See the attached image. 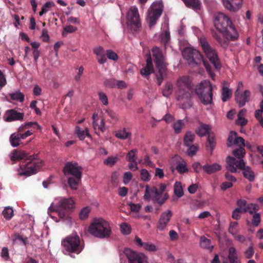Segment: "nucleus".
<instances>
[{
  "label": "nucleus",
  "mask_w": 263,
  "mask_h": 263,
  "mask_svg": "<svg viewBox=\"0 0 263 263\" xmlns=\"http://www.w3.org/2000/svg\"><path fill=\"white\" fill-rule=\"evenodd\" d=\"M175 98L177 104L182 108L191 106L193 92V84L189 76L179 77L176 81Z\"/></svg>",
  "instance_id": "nucleus-1"
},
{
  "label": "nucleus",
  "mask_w": 263,
  "mask_h": 263,
  "mask_svg": "<svg viewBox=\"0 0 263 263\" xmlns=\"http://www.w3.org/2000/svg\"><path fill=\"white\" fill-rule=\"evenodd\" d=\"M88 231L92 236L99 239L108 238L112 233L110 223L102 218H94L88 227Z\"/></svg>",
  "instance_id": "nucleus-2"
},
{
  "label": "nucleus",
  "mask_w": 263,
  "mask_h": 263,
  "mask_svg": "<svg viewBox=\"0 0 263 263\" xmlns=\"http://www.w3.org/2000/svg\"><path fill=\"white\" fill-rule=\"evenodd\" d=\"M26 160V163L17 168L18 175L20 176H30L35 174L43 165V161L39 158L38 154L28 156Z\"/></svg>",
  "instance_id": "nucleus-3"
},
{
  "label": "nucleus",
  "mask_w": 263,
  "mask_h": 263,
  "mask_svg": "<svg viewBox=\"0 0 263 263\" xmlns=\"http://www.w3.org/2000/svg\"><path fill=\"white\" fill-rule=\"evenodd\" d=\"M63 251L71 255L72 253L80 254L84 248L83 241L76 234H72L64 238L61 242Z\"/></svg>",
  "instance_id": "nucleus-4"
},
{
  "label": "nucleus",
  "mask_w": 263,
  "mask_h": 263,
  "mask_svg": "<svg viewBox=\"0 0 263 263\" xmlns=\"http://www.w3.org/2000/svg\"><path fill=\"white\" fill-rule=\"evenodd\" d=\"M152 53L158 69V72L156 74L157 84L158 85H160L166 74L167 64L165 62V58L160 49L157 47H155L152 49Z\"/></svg>",
  "instance_id": "nucleus-5"
},
{
  "label": "nucleus",
  "mask_w": 263,
  "mask_h": 263,
  "mask_svg": "<svg viewBox=\"0 0 263 263\" xmlns=\"http://www.w3.org/2000/svg\"><path fill=\"white\" fill-rule=\"evenodd\" d=\"M182 55L189 64L191 65H196L202 62L206 70L212 76L210 65L203 60V57L199 51L192 47H186L183 50Z\"/></svg>",
  "instance_id": "nucleus-6"
},
{
  "label": "nucleus",
  "mask_w": 263,
  "mask_h": 263,
  "mask_svg": "<svg viewBox=\"0 0 263 263\" xmlns=\"http://www.w3.org/2000/svg\"><path fill=\"white\" fill-rule=\"evenodd\" d=\"M212 90L211 83L209 81L204 80L197 86L195 92L203 104L208 105L212 102Z\"/></svg>",
  "instance_id": "nucleus-7"
},
{
  "label": "nucleus",
  "mask_w": 263,
  "mask_h": 263,
  "mask_svg": "<svg viewBox=\"0 0 263 263\" xmlns=\"http://www.w3.org/2000/svg\"><path fill=\"white\" fill-rule=\"evenodd\" d=\"M232 154L235 158L228 156L226 158V168L227 171L231 173H236L238 163L241 160L245 161L243 157L246 154L245 148L240 147L237 149L233 150Z\"/></svg>",
  "instance_id": "nucleus-8"
},
{
  "label": "nucleus",
  "mask_w": 263,
  "mask_h": 263,
  "mask_svg": "<svg viewBox=\"0 0 263 263\" xmlns=\"http://www.w3.org/2000/svg\"><path fill=\"white\" fill-rule=\"evenodd\" d=\"M163 10V5L161 1L152 4L148 9L146 20L151 28L156 24L157 20L161 15Z\"/></svg>",
  "instance_id": "nucleus-9"
},
{
  "label": "nucleus",
  "mask_w": 263,
  "mask_h": 263,
  "mask_svg": "<svg viewBox=\"0 0 263 263\" xmlns=\"http://www.w3.org/2000/svg\"><path fill=\"white\" fill-rule=\"evenodd\" d=\"M200 43L203 52L211 63L216 69L220 68L219 59L216 50L210 45L204 37L200 39Z\"/></svg>",
  "instance_id": "nucleus-10"
},
{
  "label": "nucleus",
  "mask_w": 263,
  "mask_h": 263,
  "mask_svg": "<svg viewBox=\"0 0 263 263\" xmlns=\"http://www.w3.org/2000/svg\"><path fill=\"white\" fill-rule=\"evenodd\" d=\"M127 24L130 28L135 31H139L141 28V22L137 7L135 6H131L127 14Z\"/></svg>",
  "instance_id": "nucleus-11"
},
{
  "label": "nucleus",
  "mask_w": 263,
  "mask_h": 263,
  "mask_svg": "<svg viewBox=\"0 0 263 263\" xmlns=\"http://www.w3.org/2000/svg\"><path fill=\"white\" fill-rule=\"evenodd\" d=\"M213 24L215 28L220 32H223L232 25L231 19L225 14L219 12L216 14L213 19Z\"/></svg>",
  "instance_id": "nucleus-12"
},
{
  "label": "nucleus",
  "mask_w": 263,
  "mask_h": 263,
  "mask_svg": "<svg viewBox=\"0 0 263 263\" xmlns=\"http://www.w3.org/2000/svg\"><path fill=\"white\" fill-rule=\"evenodd\" d=\"M124 253L129 263H148V257L142 252H138L130 249H125Z\"/></svg>",
  "instance_id": "nucleus-13"
},
{
  "label": "nucleus",
  "mask_w": 263,
  "mask_h": 263,
  "mask_svg": "<svg viewBox=\"0 0 263 263\" xmlns=\"http://www.w3.org/2000/svg\"><path fill=\"white\" fill-rule=\"evenodd\" d=\"M82 167L78 165L76 162H67L64 168L63 172L65 175H72L73 176L82 177Z\"/></svg>",
  "instance_id": "nucleus-14"
},
{
  "label": "nucleus",
  "mask_w": 263,
  "mask_h": 263,
  "mask_svg": "<svg viewBox=\"0 0 263 263\" xmlns=\"http://www.w3.org/2000/svg\"><path fill=\"white\" fill-rule=\"evenodd\" d=\"M166 189V185L163 183L160 184V191L156 187H154L152 189V194L153 199L155 202L158 203L160 205H162L164 203L165 200L168 198V195L165 193L163 197L162 198V194Z\"/></svg>",
  "instance_id": "nucleus-15"
},
{
  "label": "nucleus",
  "mask_w": 263,
  "mask_h": 263,
  "mask_svg": "<svg viewBox=\"0 0 263 263\" xmlns=\"http://www.w3.org/2000/svg\"><path fill=\"white\" fill-rule=\"evenodd\" d=\"M233 144L238 146L239 147H245L248 143H245L244 139L241 137H238L237 133L234 131L230 132L227 139V145L228 147H231Z\"/></svg>",
  "instance_id": "nucleus-16"
},
{
  "label": "nucleus",
  "mask_w": 263,
  "mask_h": 263,
  "mask_svg": "<svg viewBox=\"0 0 263 263\" xmlns=\"http://www.w3.org/2000/svg\"><path fill=\"white\" fill-rule=\"evenodd\" d=\"M234 96L236 103L240 107H242L245 105L247 102L250 101L251 92L248 89H246L243 92L236 90Z\"/></svg>",
  "instance_id": "nucleus-17"
},
{
  "label": "nucleus",
  "mask_w": 263,
  "mask_h": 263,
  "mask_svg": "<svg viewBox=\"0 0 263 263\" xmlns=\"http://www.w3.org/2000/svg\"><path fill=\"white\" fill-rule=\"evenodd\" d=\"M238 168L241 170L242 172L243 177L250 182H253L255 180V173L252 170L249 166H246L245 161L241 160L237 164Z\"/></svg>",
  "instance_id": "nucleus-18"
},
{
  "label": "nucleus",
  "mask_w": 263,
  "mask_h": 263,
  "mask_svg": "<svg viewBox=\"0 0 263 263\" xmlns=\"http://www.w3.org/2000/svg\"><path fill=\"white\" fill-rule=\"evenodd\" d=\"M172 215L173 213L170 210H167L161 214L157 225V228L159 230L162 231L165 230L170 221Z\"/></svg>",
  "instance_id": "nucleus-19"
},
{
  "label": "nucleus",
  "mask_w": 263,
  "mask_h": 263,
  "mask_svg": "<svg viewBox=\"0 0 263 263\" xmlns=\"http://www.w3.org/2000/svg\"><path fill=\"white\" fill-rule=\"evenodd\" d=\"M55 204L57 208L68 210L72 209L74 208V202L71 198H64L59 197L55 200Z\"/></svg>",
  "instance_id": "nucleus-20"
},
{
  "label": "nucleus",
  "mask_w": 263,
  "mask_h": 263,
  "mask_svg": "<svg viewBox=\"0 0 263 263\" xmlns=\"http://www.w3.org/2000/svg\"><path fill=\"white\" fill-rule=\"evenodd\" d=\"M243 0H227L222 4L226 9L231 12H235L241 9Z\"/></svg>",
  "instance_id": "nucleus-21"
},
{
  "label": "nucleus",
  "mask_w": 263,
  "mask_h": 263,
  "mask_svg": "<svg viewBox=\"0 0 263 263\" xmlns=\"http://www.w3.org/2000/svg\"><path fill=\"white\" fill-rule=\"evenodd\" d=\"M24 117L23 112H19L14 109H9L5 112L4 118L7 122L15 120H22Z\"/></svg>",
  "instance_id": "nucleus-22"
},
{
  "label": "nucleus",
  "mask_w": 263,
  "mask_h": 263,
  "mask_svg": "<svg viewBox=\"0 0 263 263\" xmlns=\"http://www.w3.org/2000/svg\"><path fill=\"white\" fill-rule=\"evenodd\" d=\"M221 33L226 39L229 41H235L238 39L239 36L238 33L233 24Z\"/></svg>",
  "instance_id": "nucleus-23"
},
{
  "label": "nucleus",
  "mask_w": 263,
  "mask_h": 263,
  "mask_svg": "<svg viewBox=\"0 0 263 263\" xmlns=\"http://www.w3.org/2000/svg\"><path fill=\"white\" fill-rule=\"evenodd\" d=\"M146 56L147 57L146 66L142 69L140 71L141 75L144 77L148 76L154 72L153 64L149 51H148Z\"/></svg>",
  "instance_id": "nucleus-24"
},
{
  "label": "nucleus",
  "mask_w": 263,
  "mask_h": 263,
  "mask_svg": "<svg viewBox=\"0 0 263 263\" xmlns=\"http://www.w3.org/2000/svg\"><path fill=\"white\" fill-rule=\"evenodd\" d=\"M93 52L96 55L97 61L100 64H103L106 62L105 51L102 46H99L94 48Z\"/></svg>",
  "instance_id": "nucleus-25"
},
{
  "label": "nucleus",
  "mask_w": 263,
  "mask_h": 263,
  "mask_svg": "<svg viewBox=\"0 0 263 263\" xmlns=\"http://www.w3.org/2000/svg\"><path fill=\"white\" fill-rule=\"evenodd\" d=\"M27 154L23 151L14 149L9 155L10 159L12 161H20L27 158Z\"/></svg>",
  "instance_id": "nucleus-26"
},
{
  "label": "nucleus",
  "mask_w": 263,
  "mask_h": 263,
  "mask_svg": "<svg viewBox=\"0 0 263 263\" xmlns=\"http://www.w3.org/2000/svg\"><path fill=\"white\" fill-rule=\"evenodd\" d=\"M75 134L80 140H84L86 137L91 138L89 129L87 127L83 130L79 126H76L75 127Z\"/></svg>",
  "instance_id": "nucleus-27"
},
{
  "label": "nucleus",
  "mask_w": 263,
  "mask_h": 263,
  "mask_svg": "<svg viewBox=\"0 0 263 263\" xmlns=\"http://www.w3.org/2000/svg\"><path fill=\"white\" fill-rule=\"evenodd\" d=\"M98 114H93L92 115V125L95 130L99 129L101 132H103L105 130V123L103 120H101L100 123H98Z\"/></svg>",
  "instance_id": "nucleus-28"
},
{
  "label": "nucleus",
  "mask_w": 263,
  "mask_h": 263,
  "mask_svg": "<svg viewBox=\"0 0 263 263\" xmlns=\"http://www.w3.org/2000/svg\"><path fill=\"white\" fill-rule=\"evenodd\" d=\"M202 168L207 174H211L220 171L221 168V166L220 164L215 163L212 165H204L203 166Z\"/></svg>",
  "instance_id": "nucleus-29"
},
{
  "label": "nucleus",
  "mask_w": 263,
  "mask_h": 263,
  "mask_svg": "<svg viewBox=\"0 0 263 263\" xmlns=\"http://www.w3.org/2000/svg\"><path fill=\"white\" fill-rule=\"evenodd\" d=\"M21 133H14L11 135L9 141L11 146L13 147L18 146L21 144V140L22 139L21 137Z\"/></svg>",
  "instance_id": "nucleus-30"
},
{
  "label": "nucleus",
  "mask_w": 263,
  "mask_h": 263,
  "mask_svg": "<svg viewBox=\"0 0 263 263\" xmlns=\"http://www.w3.org/2000/svg\"><path fill=\"white\" fill-rule=\"evenodd\" d=\"M9 96L13 101L22 103L24 101V95L20 90L12 91L9 93Z\"/></svg>",
  "instance_id": "nucleus-31"
},
{
  "label": "nucleus",
  "mask_w": 263,
  "mask_h": 263,
  "mask_svg": "<svg viewBox=\"0 0 263 263\" xmlns=\"http://www.w3.org/2000/svg\"><path fill=\"white\" fill-rule=\"evenodd\" d=\"M115 136L117 138L125 140L130 138L131 133L127 131L125 128L118 130L115 132Z\"/></svg>",
  "instance_id": "nucleus-32"
},
{
  "label": "nucleus",
  "mask_w": 263,
  "mask_h": 263,
  "mask_svg": "<svg viewBox=\"0 0 263 263\" xmlns=\"http://www.w3.org/2000/svg\"><path fill=\"white\" fill-rule=\"evenodd\" d=\"M82 177L73 176L70 177L68 179V183L72 190H76L78 189V184Z\"/></svg>",
  "instance_id": "nucleus-33"
},
{
  "label": "nucleus",
  "mask_w": 263,
  "mask_h": 263,
  "mask_svg": "<svg viewBox=\"0 0 263 263\" xmlns=\"http://www.w3.org/2000/svg\"><path fill=\"white\" fill-rule=\"evenodd\" d=\"M200 246L205 249L212 251L213 249V246L211 245L210 239L206 238L204 236H201L200 239Z\"/></svg>",
  "instance_id": "nucleus-34"
},
{
  "label": "nucleus",
  "mask_w": 263,
  "mask_h": 263,
  "mask_svg": "<svg viewBox=\"0 0 263 263\" xmlns=\"http://www.w3.org/2000/svg\"><path fill=\"white\" fill-rule=\"evenodd\" d=\"M228 258L230 263H237L238 257L236 253V249L231 247L229 249Z\"/></svg>",
  "instance_id": "nucleus-35"
},
{
  "label": "nucleus",
  "mask_w": 263,
  "mask_h": 263,
  "mask_svg": "<svg viewBox=\"0 0 263 263\" xmlns=\"http://www.w3.org/2000/svg\"><path fill=\"white\" fill-rule=\"evenodd\" d=\"M185 5L194 9L198 10L200 8V2L199 0H182Z\"/></svg>",
  "instance_id": "nucleus-36"
},
{
  "label": "nucleus",
  "mask_w": 263,
  "mask_h": 263,
  "mask_svg": "<svg viewBox=\"0 0 263 263\" xmlns=\"http://www.w3.org/2000/svg\"><path fill=\"white\" fill-rule=\"evenodd\" d=\"M173 90V84L170 82H166L162 90L163 96L165 97L168 98L172 94Z\"/></svg>",
  "instance_id": "nucleus-37"
},
{
  "label": "nucleus",
  "mask_w": 263,
  "mask_h": 263,
  "mask_svg": "<svg viewBox=\"0 0 263 263\" xmlns=\"http://www.w3.org/2000/svg\"><path fill=\"white\" fill-rule=\"evenodd\" d=\"M195 135L190 131L186 133L183 138L184 145L186 146H190L193 142Z\"/></svg>",
  "instance_id": "nucleus-38"
},
{
  "label": "nucleus",
  "mask_w": 263,
  "mask_h": 263,
  "mask_svg": "<svg viewBox=\"0 0 263 263\" xmlns=\"http://www.w3.org/2000/svg\"><path fill=\"white\" fill-rule=\"evenodd\" d=\"M211 130V127L210 125L207 124H201L198 128L197 130V134L200 136H204L209 134Z\"/></svg>",
  "instance_id": "nucleus-39"
},
{
  "label": "nucleus",
  "mask_w": 263,
  "mask_h": 263,
  "mask_svg": "<svg viewBox=\"0 0 263 263\" xmlns=\"http://www.w3.org/2000/svg\"><path fill=\"white\" fill-rule=\"evenodd\" d=\"M184 126V120H178L176 122H174L173 125L174 132L176 134L180 133Z\"/></svg>",
  "instance_id": "nucleus-40"
},
{
  "label": "nucleus",
  "mask_w": 263,
  "mask_h": 263,
  "mask_svg": "<svg viewBox=\"0 0 263 263\" xmlns=\"http://www.w3.org/2000/svg\"><path fill=\"white\" fill-rule=\"evenodd\" d=\"M222 98L223 102H226L232 96V90L229 89L227 86H223L222 88Z\"/></svg>",
  "instance_id": "nucleus-41"
},
{
  "label": "nucleus",
  "mask_w": 263,
  "mask_h": 263,
  "mask_svg": "<svg viewBox=\"0 0 263 263\" xmlns=\"http://www.w3.org/2000/svg\"><path fill=\"white\" fill-rule=\"evenodd\" d=\"M258 210V206L256 203L249 204L246 207L242 209V211L243 213L247 212H249L250 214L253 215Z\"/></svg>",
  "instance_id": "nucleus-42"
},
{
  "label": "nucleus",
  "mask_w": 263,
  "mask_h": 263,
  "mask_svg": "<svg viewBox=\"0 0 263 263\" xmlns=\"http://www.w3.org/2000/svg\"><path fill=\"white\" fill-rule=\"evenodd\" d=\"M228 231L233 237L236 235L239 231L238 223L236 221L230 222Z\"/></svg>",
  "instance_id": "nucleus-43"
},
{
  "label": "nucleus",
  "mask_w": 263,
  "mask_h": 263,
  "mask_svg": "<svg viewBox=\"0 0 263 263\" xmlns=\"http://www.w3.org/2000/svg\"><path fill=\"white\" fill-rule=\"evenodd\" d=\"M174 193L178 198L183 196L184 193L182 184L180 182H176L174 186Z\"/></svg>",
  "instance_id": "nucleus-44"
},
{
  "label": "nucleus",
  "mask_w": 263,
  "mask_h": 263,
  "mask_svg": "<svg viewBox=\"0 0 263 263\" xmlns=\"http://www.w3.org/2000/svg\"><path fill=\"white\" fill-rule=\"evenodd\" d=\"M55 6V4L53 2L48 1L46 2L42 8L41 11L39 13L40 16L48 12L51 7Z\"/></svg>",
  "instance_id": "nucleus-45"
},
{
  "label": "nucleus",
  "mask_w": 263,
  "mask_h": 263,
  "mask_svg": "<svg viewBox=\"0 0 263 263\" xmlns=\"http://www.w3.org/2000/svg\"><path fill=\"white\" fill-rule=\"evenodd\" d=\"M143 249L147 251L154 252L158 250V247L151 242H145Z\"/></svg>",
  "instance_id": "nucleus-46"
},
{
  "label": "nucleus",
  "mask_w": 263,
  "mask_h": 263,
  "mask_svg": "<svg viewBox=\"0 0 263 263\" xmlns=\"http://www.w3.org/2000/svg\"><path fill=\"white\" fill-rule=\"evenodd\" d=\"M138 154V150L136 148L132 149L126 156L127 160L129 162H137L136 155Z\"/></svg>",
  "instance_id": "nucleus-47"
},
{
  "label": "nucleus",
  "mask_w": 263,
  "mask_h": 263,
  "mask_svg": "<svg viewBox=\"0 0 263 263\" xmlns=\"http://www.w3.org/2000/svg\"><path fill=\"white\" fill-rule=\"evenodd\" d=\"M2 215L6 220L10 219L13 215V210L9 206L6 207L2 212Z\"/></svg>",
  "instance_id": "nucleus-48"
},
{
  "label": "nucleus",
  "mask_w": 263,
  "mask_h": 263,
  "mask_svg": "<svg viewBox=\"0 0 263 263\" xmlns=\"http://www.w3.org/2000/svg\"><path fill=\"white\" fill-rule=\"evenodd\" d=\"M176 170L180 174H182L188 171L186 163L183 160H181V161L177 164Z\"/></svg>",
  "instance_id": "nucleus-49"
},
{
  "label": "nucleus",
  "mask_w": 263,
  "mask_h": 263,
  "mask_svg": "<svg viewBox=\"0 0 263 263\" xmlns=\"http://www.w3.org/2000/svg\"><path fill=\"white\" fill-rule=\"evenodd\" d=\"M120 229L121 233L124 235H129L132 231L130 226L126 222L122 223L120 224Z\"/></svg>",
  "instance_id": "nucleus-50"
},
{
  "label": "nucleus",
  "mask_w": 263,
  "mask_h": 263,
  "mask_svg": "<svg viewBox=\"0 0 263 263\" xmlns=\"http://www.w3.org/2000/svg\"><path fill=\"white\" fill-rule=\"evenodd\" d=\"M90 208L88 206H86L83 208L79 213V217L81 220L86 219L90 212Z\"/></svg>",
  "instance_id": "nucleus-51"
},
{
  "label": "nucleus",
  "mask_w": 263,
  "mask_h": 263,
  "mask_svg": "<svg viewBox=\"0 0 263 263\" xmlns=\"http://www.w3.org/2000/svg\"><path fill=\"white\" fill-rule=\"evenodd\" d=\"M213 35L214 37L216 40V41L218 42L220 45L224 48H226L228 46V43L227 41H225L224 40H222L221 37L217 34V33L213 32Z\"/></svg>",
  "instance_id": "nucleus-52"
},
{
  "label": "nucleus",
  "mask_w": 263,
  "mask_h": 263,
  "mask_svg": "<svg viewBox=\"0 0 263 263\" xmlns=\"http://www.w3.org/2000/svg\"><path fill=\"white\" fill-rule=\"evenodd\" d=\"M141 179L143 181H148L151 179V175L144 168L140 171Z\"/></svg>",
  "instance_id": "nucleus-53"
},
{
  "label": "nucleus",
  "mask_w": 263,
  "mask_h": 263,
  "mask_svg": "<svg viewBox=\"0 0 263 263\" xmlns=\"http://www.w3.org/2000/svg\"><path fill=\"white\" fill-rule=\"evenodd\" d=\"M118 157L117 156H111L108 157L104 161V163L108 165L112 166L118 161Z\"/></svg>",
  "instance_id": "nucleus-54"
},
{
  "label": "nucleus",
  "mask_w": 263,
  "mask_h": 263,
  "mask_svg": "<svg viewBox=\"0 0 263 263\" xmlns=\"http://www.w3.org/2000/svg\"><path fill=\"white\" fill-rule=\"evenodd\" d=\"M99 99L100 101L102 103V104L104 105H107L108 104V98L106 95L102 92L99 91L98 92Z\"/></svg>",
  "instance_id": "nucleus-55"
},
{
  "label": "nucleus",
  "mask_w": 263,
  "mask_h": 263,
  "mask_svg": "<svg viewBox=\"0 0 263 263\" xmlns=\"http://www.w3.org/2000/svg\"><path fill=\"white\" fill-rule=\"evenodd\" d=\"M260 222V215L258 213H255L253 214V218L252 220V224L255 226H258Z\"/></svg>",
  "instance_id": "nucleus-56"
},
{
  "label": "nucleus",
  "mask_w": 263,
  "mask_h": 263,
  "mask_svg": "<svg viewBox=\"0 0 263 263\" xmlns=\"http://www.w3.org/2000/svg\"><path fill=\"white\" fill-rule=\"evenodd\" d=\"M106 53L107 58L109 60L117 61L118 59V56L117 54L111 49L107 50Z\"/></svg>",
  "instance_id": "nucleus-57"
},
{
  "label": "nucleus",
  "mask_w": 263,
  "mask_h": 263,
  "mask_svg": "<svg viewBox=\"0 0 263 263\" xmlns=\"http://www.w3.org/2000/svg\"><path fill=\"white\" fill-rule=\"evenodd\" d=\"M119 174L117 172H114L112 173L111 176V181L114 186H117L119 182Z\"/></svg>",
  "instance_id": "nucleus-58"
},
{
  "label": "nucleus",
  "mask_w": 263,
  "mask_h": 263,
  "mask_svg": "<svg viewBox=\"0 0 263 263\" xmlns=\"http://www.w3.org/2000/svg\"><path fill=\"white\" fill-rule=\"evenodd\" d=\"M77 30V28L76 27H74L72 25H67L65 26L64 28V31L62 32V35L64 36L65 33H71L73 32H74Z\"/></svg>",
  "instance_id": "nucleus-59"
},
{
  "label": "nucleus",
  "mask_w": 263,
  "mask_h": 263,
  "mask_svg": "<svg viewBox=\"0 0 263 263\" xmlns=\"http://www.w3.org/2000/svg\"><path fill=\"white\" fill-rule=\"evenodd\" d=\"M116 80L114 79H110L104 81V86L108 88L116 87Z\"/></svg>",
  "instance_id": "nucleus-60"
},
{
  "label": "nucleus",
  "mask_w": 263,
  "mask_h": 263,
  "mask_svg": "<svg viewBox=\"0 0 263 263\" xmlns=\"http://www.w3.org/2000/svg\"><path fill=\"white\" fill-rule=\"evenodd\" d=\"M189 147V148L187 152V154L190 156H193L194 155H195L198 149V146L195 145L191 144Z\"/></svg>",
  "instance_id": "nucleus-61"
},
{
  "label": "nucleus",
  "mask_w": 263,
  "mask_h": 263,
  "mask_svg": "<svg viewBox=\"0 0 263 263\" xmlns=\"http://www.w3.org/2000/svg\"><path fill=\"white\" fill-rule=\"evenodd\" d=\"M254 253V249L252 246H250L245 251V256L247 258H250Z\"/></svg>",
  "instance_id": "nucleus-62"
},
{
  "label": "nucleus",
  "mask_w": 263,
  "mask_h": 263,
  "mask_svg": "<svg viewBox=\"0 0 263 263\" xmlns=\"http://www.w3.org/2000/svg\"><path fill=\"white\" fill-rule=\"evenodd\" d=\"M243 213L241 208H236L232 213V217L234 219H238L239 218L240 214Z\"/></svg>",
  "instance_id": "nucleus-63"
},
{
  "label": "nucleus",
  "mask_w": 263,
  "mask_h": 263,
  "mask_svg": "<svg viewBox=\"0 0 263 263\" xmlns=\"http://www.w3.org/2000/svg\"><path fill=\"white\" fill-rule=\"evenodd\" d=\"M132 178H133V175L130 172H125L123 175V181L124 183V184L128 183L132 180Z\"/></svg>",
  "instance_id": "nucleus-64"
}]
</instances>
